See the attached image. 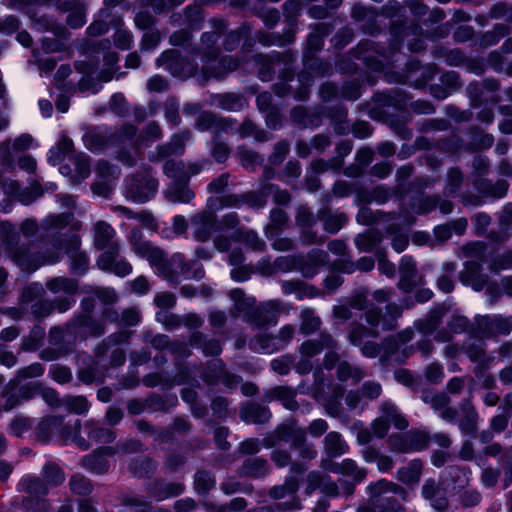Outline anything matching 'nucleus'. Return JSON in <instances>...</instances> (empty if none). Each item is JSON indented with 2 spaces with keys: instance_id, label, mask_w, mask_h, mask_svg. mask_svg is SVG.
<instances>
[{
  "instance_id": "nucleus-1",
  "label": "nucleus",
  "mask_w": 512,
  "mask_h": 512,
  "mask_svg": "<svg viewBox=\"0 0 512 512\" xmlns=\"http://www.w3.org/2000/svg\"><path fill=\"white\" fill-rule=\"evenodd\" d=\"M403 308L395 302H390L382 308L371 305L364 313V319L369 327L361 323H352L349 327L348 340L354 345L360 347L364 344L367 337H378L379 328L381 331H393L398 326V319L402 316Z\"/></svg>"
},
{
  "instance_id": "nucleus-2",
  "label": "nucleus",
  "mask_w": 512,
  "mask_h": 512,
  "mask_svg": "<svg viewBox=\"0 0 512 512\" xmlns=\"http://www.w3.org/2000/svg\"><path fill=\"white\" fill-rule=\"evenodd\" d=\"M150 266L158 276L172 285H178L184 280H201L205 276L202 263L197 259H187L184 254L176 252L170 257L163 249L159 250L156 260Z\"/></svg>"
},
{
  "instance_id": "nucleus-3",
  "label": "nucleus",
  "mask_w": 512,
  "mask_h": 512,
  "mask_svg": "<svg viewBox=\"0 0 512 512\" xmlns=\"http://www.w3.org/2000/svg\"><path fill=\"white\" fill-rule=\"evenodd\" d=\"M366 490L368 500L357 508V512H401L402 502L408 496L405 488L386 479L370 483Z\"/></svg>"
},
{
  "instance_id": "nucleus-4",
  "label": "nucleus",
  "mask_w": 512,
  "mask_h": 512,
  "mask_svg": "<svg viewBox=\"0 0 512 512\" xmlns=\"http://www.w3.org/2000/svg\"><path fill=\"white\" fill-rule=\"evenodd\" d=\"M137 131V127L131 123H124L114 130L106 126H94L83 135L82 139L88 150L100 153L113 146L131 143Z\"/></svg>"
},
{
  "instance_id": "nucleus-5",
  "label": "nucleus",
  "mask_w": 512,
  "mask_h": 512,
  "mask_svg": "<svg viewBox=\"0 0 512 512\" xmlns=\"http://www.w3.org/2000/svg\"><path fill=\"white\" fill-rule=\"evenodd\" d=\"M68 429L69 433L71 432L70 443H74L83 451L88 450L92 443L108 444L112 443L117 437L114 430L94 419H88L84 422L75 420L71 424V428Z\"/></svg>"
},
{
  "instance_id": "nucleus-6",
  "label": "nucleus",
  "mask_w": 512,
  "mask_h": 512,
  "mask_svg": "<svg viewBox=\"0 0 512 512\" xmlns=\"http://www.w3.org/2000/svg\"><path fill=\"white\" fill-rule=\"evenodd\" d=\"M6 252L13 263L27 273H32L45 264H55L62 257L59 251L34 252L28 244L11 242L7 243Z\"/></svg>"
},
{
  "instance_id": "nucleus-7",
  "label": "nucleus",
  "mask_w": 512,
  "mask_h": 512,
  "mask_svg": "<svg viewBox=\"0 0 512 512\" xmlns=\"http://www.w3.org/2000/svg\"><path fill=\"white\" fill-rule=\"evenodd\" d=\"M209 30L200 36L198 45H194L191 52L201 57L202 62H214L222 52L220 40L228 29L229 22L221 17L210 18L207 22Z\"/></svg>"
},
{
  "instance_id": "nucleus-8",
  "label": "nucleus",
  "mask_w": 512,
  "mask_h": 512,
  "mask_svg": "<svg viewBox=\"0 0 512 512\" xmlns=\"http://www.w3.org/2000/svg\"><path fill=\"white\" fill-rule=\"evenodd\" d=\"M158 180L152 173L150 166L128 175L124 180V196L135 202L145 203L155 197L158 191Z\"/></svg>"
},
{
  "instance_id": "nucleus-9",
  "label": "nucleus",
  "mask_w": 512,
  "mask_h": 512,
  "mask_svg": "<svg viewBox=\"0 0 512 512\" xmlns=\"http://www.w3.org/2000/svg\"><path fill=\"white\" fill-rule=\"evenodd\" d=\"M350 55L373 71H381L386 66H393V60L387 54L386 48L372 40L361 41L351 50Z\"/></svg>"
},
{
  "instance_id": "nucleus-10",
  "label": "nucleus",
  "mask_w": 512,
  "mask_h": 512,
  "mask_svg": "<svg viewBox=\"0 0 512 512\" xmlns=\"http://www.w3.org/2000/svg\"><path fill=\"white\" fill-rule=\"evenodd\" d=\"M157 67H164L174 77L187 79L198 74V64L186 56H183L179 50L168 49L160 54L156 59Z\"/></svg>"
},
{
  "instance_id": "nucleus-11",
  "label": "nucleus",
  "mask_w": 512,
  "mask_h": 512,
  "mask_svg": "<svg viewBox=\"0 0 512 512\" xmlns=\"http://www.w3.org/2000/svg\"><path fill=\"white\" fill-rule=\"evenodd\" d=\"M130 333L127 331H118L104 338L94 349V355L100 361L111 351L109 364L111 367H120L126 361V353L119 344L128 343Z\"/></svg>"
},
{
  "instance_id": "nucleus-12",
  "label": "nucleus",
  "mask_w": 512,
  "mask_h": 512,
  "mask_svg": "<svg viewBox=\"0 0 512 512\" xmlns=\"http://www.w3.org/2000/svg\"><path fill=\"white\" fill-rule=\"evenodd\" d=\"M201 378L208 386H216L221 382L228 389H234L242 381L241 376L226 369L225 363L220 358H214L205 363Z\"/></svg>"
},
{
  "instance_id": "nucleus-13",
  "label": "nucleus",
  "mask_w": 512,
  "mask_h": 512,
  "mask_svg": "<svg viewBox=\"0 0 512 512\" xmlns=\"http://www.w3.org/2000/svg\"><path fill=\"white\" fill-rule=\"evenodd\" d=\"M474 323L477 333L487 339L508 336L512 332V316L477 315Z\"/></svg>"
},
{
  "instance_id": "nucleus-14",
  "label": "nucleus",
  "mask_w": 512,
  "mask_h": 512,
  "mask_svg": "<svg viewBox=\"0 0 512 512\" xmlns=\"http://www.w3.org/2000/svg\"><path fill=\"white\" fill-rule=\"evenodd\" d=\"M238 66V59L231 55L219 56L214 62H203L202 67L198 68V82L200 85H205L211 79L223 80Z\"/></svg>"
},
{
  "instance_id": "nucleus-15",
  "label": "nucleus",
  "mask_w": 512,
  "mask_h": 512,
  "mask_svg": "<svg viewBox=\"0 0 512 512\" xmlns=\"http://www.w3.org/2000/svg\"><path fill=\"white\" fill-rule=\"evenodd\" d=\"M68 428H71V423H64L63 416L53 415L39 422L35 435L37 440L42 443H47L55 435L59 437L62 444L66 445L70 443L71 439V432L69 433Z\"/></svg>"
},
{
  "instance_id": "nucleus-16",
  "label": "nucleus",
  "mask_w": 512,
  "mask_h": 512,
  "mask_svg": "<svg viewBox=\"0 0 512 512\" xmlns=\"http://www.w3.org/2000/svg\"><path fill=\"white\" fill-rule=\"evenodd\" d=\"M73 219L74 215L72 212H63L59 214H49L42 220L40 228L52 237L51 243L56 249L55 251H59L61 253L65 240L70 235L66 233L63 235L60 234L70 225Z\"/></svg>"
},
{
  "instance_id": "nucleus-17",
  "label": "nucleus",
  "mask_w": 512,
  "mask_h": 512,
  "mask_svg": "<svg viewBox=\"0 0 512 512\" xmlns=\"http://www.w3.org/2000/svg\"><path fill=\"white\" fill-rule=\"evenodd\" d=\"M409 100V95L399 88L377 92L372 97L375 107L369 109L368 115L372 119H377L384 108L391 107L396 110H403L408 105Z\"/></svg>"
},
{
  "instance_id": "nucleus-18",
  "label": "nucleus",
  "mask_w": 512,
  "mask_h": 512,
  "mask_svg": "<svg viewBox=\"0 0 512 512\" xmlns=\"http://www.w3.org/2000/svg\"><path fill=\"white\" fill-rule=\"evenodd\" d=\"M296 60V54L287 50L283 53L272 51L268 54H256L254 56L255 63L259 66V78L262 81H270L274 76V66L284 64L285 67L291 66Z\"/></svg>"
},
{
  "instance_id": "nucleus-19",
  "label": "nucleus",
  "mask_w": 512,
  "mask_h": 512,
  "mask_svg": "<svg viewBox=\"0 0 512 512\" xmlns=\"http://www.w3.org/2000/svg\"><path fill=\"white\" fill-rule=\"evenodd\" d=\"M69 322L74 333V341H84L90 337H101L106 333L103 322L94 316L74 314Z\"/></svg>"
},
{
  "instance_id": "nucleus-20",
  "label": "nucleus",
  "mask_w": 512,
  "mask_h": 512,
  "mask_svg": "<svg viewBox=\"0 0 512 512\" xmlns=\"http://www.w3.org/2000/svg\"><path fill=\"white\" fill-rule=\"evenodd\" d=\"M242 43V50L251 52L255 45L252 37V27L249 23L243 22L235 29H227L222 37V50L226 52L235 51Z\"/></svg>"
},
{
  "instance_id": "nucleus-21",
  "label": "nucleus",
  "mask_w": 512,
  "mask_h": 512,
  "mask_svg": "<svg viewBox=\"0 0 512 512\" xmlns=\"http://www.w3.org/2000/svg\"><path fill=\"white\" fill-rule=\"evenodd\" d=\"M282 302L277 299L260 303L247 317V323L256 328L274 326L278 322Z\"/></svg>"
},
{
  "instance_id": "nucleus-22",
  "label": "nucleus",
  "mask_w": 512,
  "mask_h": 512,
  "mask_svg": "<svg viewBox=\"0 0 512 512\" xmlns=\"http://www.w3.org/2000/svg\"><path fill=\"white\" fill-rule=\"evenodd\" d=\"M121 246L102 252L97 258V266L104 272L112 273L118 277H125L132 273V264L120 255Z\"/></svg>"
},
{
  "instance_id": "nucleus-23",
  "label": "nucleus",
  "mask_w": 512,
  "mask_h": 512,
  "mask_svg": "<svg viewBox=\"0 0 512 512\" xmlns=\"http://www.w3.org/2000/svg\"><path fill=\"white\" fill-rule=\"evenodd\" d=\"M65 253L69 257L70 271L77 275H84L89 269V257L80 249L81 239L77 234H70L63 245Z\"/></svg>"
},
{
  "instance_id": "nucleus-24",
  "label": "nucleus",
  "mask_w": 512,
  "mask_h": 512,
  "mask_svg": "<svg viewBox=\"0 0 512 512\" xmlns=\"http://www.w3.org/2000/svg\"><path fill=\"white\" fill-rule=\"evenodd\" d=\"M400 218H403V222L406 225H413L415 223V217L404 208H401L399 212L385 213L380 210L373 211L369 207L363 206L359 209L356 216L357 222L362 225H372L381 221H391Z\"/></svg>"
},
{
  "instance_id": "nucleus-25",
  "label": "nucleus",
  "mask_w": 512,
  "mask_h": 512,
  "mask_svg": "<svg viewBox=\"0 0 512 512\" xmlns=\"http://www.w3.org/2000/svg\"><path fill=\"white\" fill-rule=\"evenodd\" d=\"M115 451L110 446H101L94 449L91 453L84 455L79 465L95 475H103L109 472L110 462L107 456H114Z\"/></svg>"
},
{
  "instance_id": "nucleus-26",
  "label": "nucleus",
  "mask_w": 512,
  "mask_h": 512,
  "mask_svg": "<svg viewBox=\"0 0 512 512\" xmlns=\"http://www.w3.org/2000/svg\"><path fill=\"white\" fill-rule=\"evenodd\" d=\"M399 274L397 287L403 293H410L416 287L424 284V277L419 274L416 262L411 256L405 255L401 258Z\"/></svg>"
},
{
  "instance_id": "nucleus-27",
  "label": "nucleus",
  "mask_w": 512,
  "mask_h": 512,
  "mask_svg": "<svg viewBox=\"0 0 512 512\" xmlns=\"http://www.w3.org/2000/svg\"><path fill=\"white\" fill-rule=\"evenodd\" d=\"M324 107L298 105L290 110V120L299 129H316L322 125Z\"/></svg>"
},
{
  "instance_id": "nucleus-28",
  "label": "nucleus",
  "mask_w": 512,
  "mask_h": 512,
  "mask_svg": "<svg viewBox=\"0 0 512 512\" xmlns=\"http://www.w3.org/2000/svg\"><path fill=\"white\" fill-rule=\"evenodd\" d=\"M76 303L75 298L40 299L30 305V313L36 320H43L53 314L54 311L65 313Z\"/></svg>"
},
{
  "instance_id": "nucleus-29",
  "label": "nucleus",
  "mask_w": 512,
  "mask_h": 512,
  "mask_svg": "<svg viewBox=\"0 0 512 512\" xmlns=\"http://www.w3.org/2000/svg\"><path fill=\"white\" fill-rule=\"evenodd\" d=\"M193 237L199 242L210 240L214 232L219 231L217 216L214 212L203 211L191 218Z\"/></svg>"
},
{
  "instance_id": "nucleus-30",
  "label": "nucleus",
  "mask_w": 512,
  "mask_h": 512,
  "mask_svg": "<svg viewBox=\"0 0 512 512\" xmlns=\"http://www.w3.org/2000/svg\"><path fill=\"white\" fill-rule=\"evenodd\" d=\"M433 55L437 59H444L448 66H464L468 71L481 73L478 61L468 58L465 53L459 49H448L446 47H437L433 50Z\"/></svg>"
},
{
  "instance_id": "nucleus-31",
  "label": "nucleus",
  "mask_w": 512,
  "mask_h": 512,
  "mask_svg": "<svg viewBox=\"0 0 512 512\" xmlns=\"http://www.w3.org/2000/svg\"><path fill=\"white\" fill-rule=\"evenodd\" d=\"M299 489V481L298 479L293 476L289 475L285 477L284 483L282 485H276L273 486L269 492L268 495L270 498L278 500L282 499L286 496H290L291 500L289 503H276L275 508L280 511H284L289 508H295L298 507V501L295 496L296 492Z\"/></svg>"
},
{
  "instance_id": "nucleus-32",
  "label": "nucleus",
  "mask_w": 512,
  "mask_h": 512,
  "mask_svg": "<svg viewBox=\"0 0 512 512\" xmlns=\"http://www.w3.org/2000/svg\"><path fill=\"white\" fill-rule=\"evenodd\" d=\"M421 495L438 512H444L449 506L446 488L433 478L425 480L421 488Z\"/></svg>"
},
{
  "instance_id": "nucleus-33",
  "label": "nucleus",
  "mask_w": 512,
  "mask_h": 512,
  "mask_svg": "<svg viewBox=\"0 0 512 512\" xmlns=\"http://www.w3.org/2000/svg\"><path fill=\"white\" fill-rule=\"evenodd\" d=\"M406 73L405 77L411 85L422 89L435 77L438 69L435 64H427L422 67L418 60H410L406 64Z\"/></svg>"
},
{
  "instance_id": "nucleus-34",
  "label": "nucleus",
  "mask_w": 512,
  "mask_h": 512,
  "mask_svg": "<svg viewBox=\"0 0 512 512\" xmlns=\"http://www.w3.org/2000/svg\"><path fill=\"white\" fill-rule=\"evenodd\" d=\"M184 490V484L180 482H168L164 479H155L146 485L147 495L156 501L177 497L181 495Z\"/></svg>"
},
{
  "instance_id": "nucleus-35",
  "label": "nucleus",
  "mask_w": 512,
  "mask_h": 512,
  "mask_svg": "<svg viewBox=\"0 0 512 512\" xmlns=\"http://www.w3.org/2000/svg\"><path fill=\"white\" fill-rule=\"evenodd\" d=\"M240 419L246 424H266L272 417L268 406L256 401H247L241 404L239 410Z\"/></svg>"
},
{
  "instance_id": "nucleus-36",
  "label": "nucleus",
  "mask_w": 512,
  "mask_h": 512,
  "mask_svg": "<svg viewBox=\"0 0 512 512\" xmlns=\"http://www.w3.org/2000/svg\"><path fill=\"white\" fill-rule=\"evenodd\" d=\"M115 229L106 221L100 220L93 225V241L97 250L107 251L120 246Z\"/></svg>"
},
{
  "instance_id": "nucleus-37",
  "label": "nucleus",
  "mask_w": 512,
  "mask_h": 512,
  "mask_svg": "<svg viewBox=\"0 0 512 512\" xmlns=\"http://www.w3.org/2000/svg\"><path fill=\"white\" fill-rule=\"evenodd\" d=\"M128 240L132 251L139 257L145 258L149 264L156 260L157 254L161 249L152 244V242L143 239V233L140 228L133 227L128 235Z\"/></svg>"
},
{
  "instance_id": "nucleus-38",
  "label": "nucleus",
  "mask_w": 512,
  "mask_h": 512,
  "mask_svg": "<svg viewBox=\"0 0 512 512\" xmlns=\"http://www.w3.org/2000/svg\"><path fill=\"white\" fill-rule=\"evenodd\" d=\"M460 419L458 427L461 433L470 438H475L478 431L479 414L469 400H464L459 406Z\"/></svg>"
},
{
  "instance_id": "nucleus-39",
  "label": "nucleus",
  "mask_w": 512,
  "mask_h": 512,
  "mask_svg": "<svg viewBox=\"0 0 512 512\" xmlns=\"http://www.w3.org/2000/svg\"><path fill=\"white\" fill-rule=\"evenodd\" d=\"M482 263L479 261H466L459 274L461 283L471 286L475 291H481L488 282V276L482 273Z\"/></svg>"
},
{
  "instance_id": "nucleus-40",
  "label": "nucleus",
  "mask_w": 512,
  "mask_h": 512,
  "mask_svg": "<svg viewBox=\"0 0 512 512\" xmlns=\"http://www.w3.org/2000/svg\"><path fill=\"white\" fill-rule=\"evenodd\" d=\"M334 349H338V342L328 332H322L318 338L304 341L299 347L301 355L308 358H312L320 354L323 350Z\"/></svg>"
},
{
  "instance_id": "nucleus-41",
  "label": "nucleus",
  "mask_w": 512,
  "mask_h": 512,
  "mask_svg": "<svg viewBox=\"0 0 512 512\" xmlns=\"http://www.w3.org/2000/svg\"><path fill=\"white\" fill-rule=\"evenodd\" d=\"M297 391L296 389L280 385L267 389L264 392V401H279L281 404L290 411H296L299 408V404L296 401Z\"/></svg>"
},
{
  "instance_id": "nucleus-42",
  "label": "nucleus",
  "mask_w": 512,
  "mask_h": 512,
  "mask_svg": "<svg viewBox=\"0 0 512 512\" xmlns=\"http://www.w3.org/2000/svg\"><path fill=\"white\" fill-rule=\"evenodd\" d=\"M210 104L230 112L243 110L248 102L242 93L225 92L210 95Z\"/></svg>"
},
{
  "instance_id": "nucleus-43",
  "label": "nucleus",
  "mask_w": 512,
  "mask_h": 512,
  "mask_svg": "<svg viewBox=\"0 0 512 512\" xmlns=\"http://www.w3.org/2000/svg\"><path fill=\"white\" fill-rule=\"evenodd\" d=\"M270 473L271 466L268 460L257 456L246 458L238 469V475L240 477L253 479L264 478Z\"/></svg>"
},
{
  "instance_id": "nucleus-44",
  "label": "nucleus",
  "mask_w": 512,
  "mask_h": 512,
  "mask_svg": "<svg viewBox=\"0 0 512 512\" xmlns=\"http://www.w3.org/2000/svg\"><path fill=\"white\" fill-rule=\"evenodd\" d=\"M332 471L353 478V483L347 485V495H351L354 492L355 484L362 482L367 477V469L360 467L356 461L350 458H346L341 463L336 464Z\"/></svg>"
},
{
  "instance_id": "nucleus-45",
  "label": "nucleus",
  "mask_w": 512,
  "mask_h": 512,
  "mask_svg": "<svg viewBox=\"0 0 512 512\" xmlns=\"http://www.w3.org/2000/svg\"><path fill=\"white\" fill-rule=\"evenodd\" d=\"M5 192L13 195L19 202L29 205L43 195L40 184L33 183L30 187L21 188L17 181H9L4 184Z\"/></svg>"
},
{
  "instance_id": "nucleus-46",
  "label": "nucleus",
  "mask_w": 512,
  "mask_h": 512,
  "mask_svg": "<svg viewBox=\"0 0 512 512\" xmlns=\"http://www.w3.org/2000/svg\"><path fill=\"white\" fill-rule=\"evenodd\" d=\"M473 186L483 197L500 199L506 196L509 183L503 179L493 182L487 178H477L474 180Z\"/></svg>"
},
{
  "instance_id": "nucleus-47",
  "label": "nucleus",
  "mask_w": 512,
  "mask_h": 512,
  "mask_svg": "<svg viewBox=\"0 0 512 512\" xmlns=\"http://www.w3.org/2000/svg\"><path fill=\"white\" fill-rule=\"evenodd\" d=\"M276 430V437L280 439V442L290 443L291 448L302 442L303 437L306 436V430L297 426V421L294 418L285 420L276 427Z\"/></svg>"
},
{
  "instance_id": "nucleus-48",
  "label": "nucleus",
  "mask_w": 512,
  "mask_h": 512,
  "mask_svg": "<svg viewBox=\"0 0 512 512\" xmlns=\"http://www.w3.org/2000/svg\"><path fill=\"white\" fill-rule=\"evenodd\" d=\"M165 198L172 203H189L194 197V191L189 187V179L172 181L164 191Z\"/></svg>"
},
{
  "instance_id": "nucleus-49",
  "label": "nucleus",
  "mask_w": 512,
  "mask_h": 512,
  "mask_svg": "<svg viewBox=\"0 0 512 512\" xmlns=\"http://www.w3.org/2000/svg\"><path fill=\"white\" fill-rule=\"evenodd\" d=\"M317 219L323 223L324 230L329 234H336L348 222L344 212H332L330 207H322L317 211Z\"/></svg>"
},
{
  "instance_id": "nucleus-50",
  "label": "nucleus",
  "mask_w": 512,
  "mask_h": 512,
  "mask_svg": "<svg viewBox=\"0 0 512 512\" xmlns=\"http://www.w3.org/2000/svg\"><path fill=\"white\" fill-rule=\"evenodd\" d=\"M228 295L234 302V306L230 310V314L235 317L239 314H243L244 320L247 322V317L256 307L255 297L247 296L241 288H234L230 290Z\"/></svg>"
},
{
  "instance_id": "nucleus-51",
  "label": "nucleus",
  "mask_w": 512,
  "mask_h": 512,
  "mask_svg": "<svg viewBox=\"0 0 512 512\" xmlns=\"http://www.w3.org/2000/svg\"><path fill=\"white\" fill-rule=\"evenodd\" d=\"M445 314L443 307L431 309L423 318L414 322V327L424 336L432 335L442 323Z\"/></svg>"
},
{
  "instance_id": "nucleus-52",
  "label": "nucleus",
  "mask_w": 512,
  "mask_h": 512,
  "mask_svg": "<svg viewBox=\"0 0 512 512\" xmlns=\"http://www.w3.org/2000/svg\"><path fill=\"white\" fill-rule=\"evenodd\" d=\"M48 342L51 346L70 348L77 341H74V333L70 327L69 320L62 325H55L49 329Z\"/></svg>"
},
{
  "instance_id": "nucleus-53",
  "label": "nucleus",
  "mask_w": 512,
  "mask_h": 512,
  "mask_svg": "<svg viewBox=\"0 0 512 512\" xmlns=\"http://www.w3.org/2000/svg\"><path fill=\"white\" fill-rule=\"evenodd\" d=\"M379 412V416L398 430H405L409 426L407 419L402 415L398 406L391 400L382 401L379 405Z\"/></svg>"
},
{
  "instance_id": "nucleus-54",
  "label": "nucleus",
  "mask_w": 512,
  "mask_h": 512,
  "mask_svg": "<svg viewBox=\"0 0 512 512\" xmlns=\"http://www.w3.org/2000/svg\"><path fill=\"white\" fill-rule=\"evenodd\" d=\"M361 456L366 463H376L382 473L390 472L394 467V460L391 456L381 452L375 446H366L361 450Z\"/></svg>"
},
{
  "instance_id": "nucleus-55",
  "label": "nucleus",
  "mask_w": 512,
  "mask_h": 512,
  "mask_svg": "<svg viewBox=\"0 0 512 512\" xmlns=\"http://www.w3.org/2000/svg\"><path fill=\"white\" fill-rule=\"evenodd\" d=\"M46 288L53 294L63 293L62 298H74L79 289L76 279L58 276L46 281Z\"/></svg>"
},
{
  "instance_id": "nucleus-56",
  "label": "nucleus",
  "mask_w": 512,
  "mask_h": 512,
  "mask_svg": "<svg viewBox=\"0 0 512 512\" xmlns=\"http://www.w3.org/2000/svg\"><path fill=\"white\" fill-rule=\"evenodd\" d=\"M344 393V387L340 384H335L331 387L330 393L324 397L323 406L329 416L340 418L343 415L341 400Z\"/></svg>"
},
{
  "instance_id": "nucleus-57",
  "label": "nucleus",
  "mask_w": 512,
  "mask_h": 512,
  "mask_svg": "<svg viewBox=\"0 0 512 512\" xmlns=\"http://www.w3.org/2000/svg\"><path fill=\"white\" fill-rule=\"evenodd\" d=\"M270 459L277 468L289 467L291 474L301 475L308 470V467H304L302 463H295L291 453L285 449H274L270 454Z\"/></svg>"
},
{
  "instance_id": "nucleus-58",
  "label": "nucleus",
  "mask_w": 512,
  "mask_h": 512,
  "mask_svg": "<svg viewBox=\"0 0 512 512\" xmlns=\"http://www.w3.org/2000/svg\"><path fill=\"white\" fill-rule=\"evenodd\" d=\"M190 346L201 349L205 356H218L222 353L221 342L217 339H207L206 336L196 331L189 339Z\"/></svg>"
},
{
  "instance_id": "nucleus-59",
  "label": "nucleus",
  "mask_w": 512,
  "mask_h": 512,
  "mask_svg": "<svg viewBox=\"0 0 512 512\" xmlns=\"http://www.w3.org/2000/svg\"><path fill=\"white\" fill-rule=\"evenodd\" d=\"M423 462L421 459H413L407 465L397 470V479L406 485H416L421 479Z\"/></svg>"
},
{
  "instance_id": "nucleus-60",
  "label": "nucleus",
  "mask_w": 512,
  "mask_h": 512,
  "mask_svg": "<svg viewBox=\"0 0 512 512\" xmlns=\"http://www.w3.org/2000/svg\"><path fill=\"white\" fill-rule=\"evenodd\" d=\"M469 134L471 141L465 147V150L468 152L487 150L494 144V136L490 133H484L477 126L471 127Z\"/></svg>"
},
{
  "instance_id": "nucleus-61",
  "label": "nucleus",
  "mask_w": 512,
  "mask_h": 512,
  "mask_svg": "<svg viewBox=\"0 0 512 512\" xmlns=\"http://www.w3.org/2000/svg\"><path fill=\"white\" fill-rule=\"evenodd\" d=\"M324 451L329 458L340 457L349 450V446L339 432H329L323 441Z\"/></svg>"
},
{
  "instance_id": "nucleus-62",
  "label": "nucleus",
  "mask_w": 512,
  "mask_h": 512,
  "mask_svg": "<svg viewBox=\"0 0 512 512\" xmlns=\"http://www.w3.org/2000/svg\"><path fill=\"white\" fill-rule=\"evenodd\" d=\"M70 492L81 497V499L89 498L94 491L93 481L82 473H74L70 476L68 482Z\"/></svg>"
},
{
  "instance_id": "nucleus-63",
  "label": "nucleus",
  "mask_w": 512,
  "mask_h": 512,
  "mask_svg": "<svg viewBox=\"0 0 512 512\" xmlns=\"http://www.w3.org/2000/svg\"><path fill=\"white\" fill-rule=\"evenodd\" d=\"M18 491L27 496L45 497L49 493L47 484L37 476H25L18 483Z\"/></svg>"
},
{
  "instance_id": "nucleus-64",
  "label": "nucleus",
  "mask_w": 512,
  "mask_h": 512,
  "mask_svg": "<svg viewBox=\"0 0 512 512\" xmlns=\"http://www.w3.org/2000/svg\"><path fill=\"white\" fill-rule=\"evenodd\" d=\"M383 237L381 232L373 229H368L363 233L357 234L354 238V244L360 252L369 253L374 251L380 243Z\"/></svg>"
}]
</instances>
